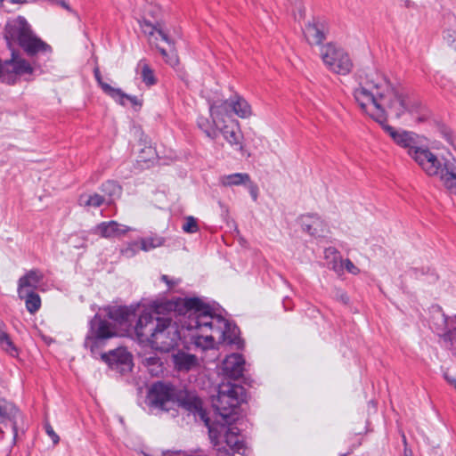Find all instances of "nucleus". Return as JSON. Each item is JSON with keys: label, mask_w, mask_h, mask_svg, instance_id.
<instances>
[{"label": "nucleus", "mask_w": 456, "mask_h": 456, "mask_svg": "<svg viewBox=\"0 0 456 456\" xmlns=\"http://www.w3.org/2000/svg\"><path fill=\"white\" fill-rule=\"evenodd\" d=\"M353 95L360 109L380 124L396 144L408 149V154L428 176L437 173L441 159L428 148L417 146L414 133L397 131L387 124L389 113L399 118L411 110L407 96L386 75L370 72L361 77Z\"/></svg>", "instance_id": "nucleus-1"}, {"label": "nucleus", "mask_w": 456, "mask_h": 456, "mask_svg": "<svg viewBox=\"0 0 456 456\" xmlns=\"http://www.w3.org/2000/svg\"><path fill=\"white\" fill-rule=\"evenodd\" d=\"M184 321L183 326L188 330H194V343L203 348L212 347L214 334L228 344L239 346V328L232 325L226 319L216 314L213 307L200 297H186L183 301Z\"/></svg>", "instance_id": "nucleus-2"}, {"label": "nucleus", "mask_w": 456, "mask_h": 456, "mask_svg": "<svg viewBox=\"0 0 456 456\" xmlns=\"http://www.w3.org/2000/svg\"><path fill=\"white\" fill-rule=\"evenodd\" d=\"M175 304L167 302L154 305V311L143 312L138 318L134 326V332L141 342H148L151 347L161 352H169L178 345L180 333L178 327L170 317H159L161 310H177L182 314L183 323L184 321L183 301ZM183 328H184L182 325Z\"/></svg>", "instance_id": "nucleus-3"}, {"label": "nucleus", "mask_w": 456, "mask_h": 456, "mask_svg": "<svg viewBox=\"0 0 456 456\" xmlns=\"http://www.w3.org/2000/svg\"><path fill=\"white\" fill-rule=\"evenodd\" d=\"M4 37L9 47L17 44L28 56L51 53L52 46L38 37L22 16L9 20L4 29Z\"/></svg>", "instance_id": "nucleus-4"}, {"label": "nucleus", "mask_w": 456, "mask_h": 456, "mask_svg": "<svg viewBox=\"0 0 456 456\" xmlns=\"http://www.w3.org/2000/svg\"><path fill=\"white\" fill-rule=\"evenodd\" d=\"M246 400L245 388L237 384L223 385L214 403L217 412L225 419L237 413L240 405Z\"/></svg>", "instance_id": "nucleus-5"}, {"label": "nucleus", "mask_w": 456, "mask_h": 456, "mask_svg": "<svg viewBox=\"0 0 456 456\" xmlns=\"http://www.w3.org/2000/svg\"><path fill=\"white\" fill-rule=\"evenodd\" d=\"M116 335V328L112 322L96 314L89 322V330L84 346L95 355L105 346V341Z\"/></svg>", "instance_id": "nucleus-6"}, {"label": "nucleus", "mask_w": 456, "mask_h": 456, "mask_svg": "<svg viewBox=\"0 0 456 456\" xmlns=\"http://www.w3.org/2000/svg\"><path fill=\"white\" fill-rule=\"evenodd\" d=\"M21 419L20 411L12 403L0 399V442L7 440L10 446L15 444Z\"/></svg>", "instance_id": "nucleus-7"}, {"label": "nucleus", "mask_w": 456, "mask_h": 456, "mask_svg": "<svg viewBox=\"0 0 456 456\" xmlns=\"http://www.w3.org/2000/svg\"><path fill=\"white\" fill-rule=\"evenodd\" d=\"M321 58L326 68L338 75H347L353 69L349 54L341 47L329 43L321 48Z\"/></svg>", "instance_id": "nucleus-8"}, {"label": "nucleus", "mask_w": 456, "mask_h": 456, "mask_svg": "<svg viewBox=\"0 0 456 456\" xmlns=\"http://www.w3.org/2000/svg\"><path fill=\"white\" fill-rule=\"evenodd\" d=\"M177 392L174 385L158 381L151 385L147 399L151 406L167 411L176 404Z\"/></svg>", "instance_id": "nucleus-9"}, {"label": "nucleus", "mask_w": 456, "mask_h": 456, "mask_svg": "<svg viewBox=\"0 0 456 456\" xmlns=\"http://www.w3.org/2000/svg\"><path fill=\"white\" fill-rule=\"evenodd\" d=\"M33 70L34 69L28 61L12 51L11 59L0 62V80L13 85L18 77L31 75Z\"/></svg>", "instance_id": "nucleus-10"}, {"label": "nucleus", "mask_w": 456, "mask_h": 456, "mask_svg": "<svg viewBox=\"0 0 456 456\" xmlns=\"http://www.w3.org/2000/svg\"><path fill=\"white\" fill-rule=\"evenodd\" d=\"M431 328L444 341L456 342V314L449 317L437 307L432 313Z\"/></svg>", "instance_id": "nucleus-11"}, {"label": "nucleus", "mask_w": 456, "mask_h": 456, "mask_svg": "<svg viewBox=\"0 0 456 456\" xmlns=\"http://www.w3.org/2000/svg\"><path fill=\"white\" fill-rule=\"evenodd\" d=\"M176 404L200 417L207 425L209 422L207 411L203 409L201 399L194 393L187 390H178Z\"/></svg>", "instance_id": "nucleus-12"}, {"label": "nucleus", "mask_w": 456, "mask_h": 456, "mask_svg": "<svg viewBox=\"0 0 456 456\" xmlns=\"http://www.w3.org/2000/svg\"><path fill=\"white\" fill-rule=\"evenodd\" d=\"M437 166V173L434 176L439 177L445 189L450 193L456 195V166L454 162L441 159Z\"/></svg>", "instance_id": "nucleus-13"}, {"label": "nucleus", "mask_w": 456, "mask_h": 456, "mask_svg": "<svg viewBox=\"0 0 456 456\" xmlns=\"http://www.w3.org/2000/svg\"><path fill=\"white\" fill-rule=\"evenodd\" d=\"M299 222L303 231L311 236L324 237L330 232L329 226L317 214L303 215L299 217Z\"/></svg>", "instance_id": "nucleus-14"}, {"label": "nucleus", "mask_w": 456, "mask_h": 456, "mask_svg": "<svg viewBox=\"0 0 456 456\" xmlns=\"http://www.w3.org/2000/svg\"><path fill=\"white\" fill-rule=\"evenodd\" d=\"M220 126L218 134L221 133L224 140L232 147L234 150L242 151L243 146V134L240 131L238 121L231 120L230 123H223Z\"/></svg>", "instance_id": "nucleus-15"}, {"label": "nucleus", "mask_w": 456, "mask_h": 456, "mask_svg": "<svg viewBox=\"0 0 456 456\" xmlns=\"http://www.w3.org/2000/svg\"><path fill=\"white\" fill-rule=\"evenodd\" d=\"M328 33V25L325 20L309 22L304 30L305 37L311 45H321Z\"/></svg>", "instance_id": "nucleus-16"}, {"label": "nucleus", "mask_w": 456, "mask_h": 456, "mask_svg": "<svg viewBox=\"0 0 456 456\" xmlns=\"http://www.w3.org/2000/svg\"><path fill=\"white\" fill-rule=\"evenodd\" d=\"M132 229L126 225L118 224L116 221L102 222L93 229V233L98 234L102 238L110 239L120 237Z\"/></svg>", "instance_id": "nucleus-17"}, {"label": "nucleus", "mask_w": 456, "mask_h": 456, "mask_svg": "<svg viewBox=\"0 0 456 456\" xmlns=\"http://www.w3.org/2000/svg\"><path fill=\"white\" fill-rule=\"evenodd\" d=\"M245 360L240 354L227 355L223 362L224 374L233 379H240L244 371Z\"/></svg>", "instance_id": "nucleus-18"}, {"label": "nucleus", "mask_w": 456, "mask_h": 456, "mask_svg": "<svg viewBox=\"0 0 456 456\" xmlns=\"http://www.w3.org/2000/svg\"><path fill=\"white\" fill-rule=\"evenodd\" d=\"M140 28L142 31L148 36L149 41L151 44L153 43L154 40H158V37H155L156 34L160 37V39L169 45H173L174 43L171 38L168 37L167 32L163 28L162 25L159 22L151 23L147 20H142L139 21Z\"/></svg>", "instance_id": "nucleus-19"}, {"label": "nucleus", "mask_w": 456, "mask_h": 456, "mask_svg": "<svg viewBox=\"0 0 456 456\" xmlns=\"http://www.w3.org/2000/svg\"><path fill=\"white\" fill-rule=\"evenodd\" d=\"M225 443L231 448L233 453L240 455H248L249 448L243 441L242 436L240 434V429L236 427L229 428L225 433Z\"/></svg>", "instance_id": "nucleus-20"}, {"label": "nucleus", "mask_w": 456, "mask_h": 456, "mask_svg": "<svg viewBox=\"0 0 456 456\" xmlns=\"http://www.w3.org/2000/svg\"><path fill=\"white\" fill-rule=\"evenodd\" d=\"M135 316V308L132 306H111L108 308L109 319L120 325L131 323Z\"/></svg>", "instance_id": "nucleus-21"}, {"label": "nucleus", "mask_w": 456, "mask_h": 456, "mask_svg": "<svg viewBox=\"0 0 456 456\" xmlns=\"http://www.w3.org/2000/svg\"><path fill=\"white\" fill-rule=\"evenodd\" d=\"M44 277V273L39 269H31L18 280L17 290H36Z\"/></svg>", "instance_id": "nucleus-22"}, {"label": "nucleus", "mask_w": 456, "mask_h": 456, "mask_svg": "<svg viewBox=\"0 0 456 456\" xmlns=\"http://www.w3.org/2000/svg\"><path fill=\"white\" fill-rule=\"evenodd\" d=\"M210 118L216 121L226 123V118L232 116V100L216 101L209 105Z\"/></svg>", "instance_id": "nucleus-23"}, {"label": "nucleus", "mask_w": 456, "mask_h": 456, "mask_svg": "<svg viewBox=\"0 0 456 456\" xmlns=\"http://www.w3.org/2000/svg\"><path fill=\"white\" fill-rule=\"evenodd\" d=\"M17 293L19 298L25 302L28 313L35 314L40 309L41 298L35 290H17Z\"/></svg>", "instance_id": "nucleus-24"}, {"label": "nucleus", "mask_w": 456, "mask_h": 456, "mask_svg": "<svg viewBox=\"0 0 456 456\" xmlns=\"http://www.w3.org/2000/svg\"><path fill=\"white\" fill-rule=\"evenodd\" d=\"M220 121L215 118L208 119L206 117L200 116L197 119L198 127L210 139L215 140L218 136V131L221 126Z\"/></svg>", "instance_id": "nucleus-25"}, {"label": "nucleus", "mask_w": 456, "mask_h": 456, "mask_svg": "<svg viewBox=\"0 0 456 456\" xmlns=\"http://www.w3.org/2000/svg\"><path fill=\"white\" fill-rule=\"evenodd\" d=\"M173 362L178 370H190L197 365V357L193 354L179 351L173 355Z\"/></svg>", "instance_id": "nucleus-26"}, {"label": "nucleus", "mask_w": 456, "mask_h": 456, "mask_svg": "<svg viewBox=\"0 0 456 456\" xmlns=\"http://www.w3.org/2000/svg\"><path fill=\"white\" fill-rule=\"evenodd\" d=\"M232 100V110L240 118H248L252 115L249 103L241 96L236 94Z\"/></svg>", "instance_id": "nucleus-27"}, {"label": "nucleus", "mask_w": 456, "mask_h": 456, "mask_svg": "<svg viewBox=\"0 0 456 456\" xmlns=\"http://www.w3.org/2000/svg\"><path fill=\"white\" fill-rule=\"evenodd\" d=\"M247 173H234L220 176L219 182L224 187L245 185L249 182Z\"/></svg>", "instance_id": "nucleus-28"}, {"label": "nucleus", "mask_w": 456, "mask_h": 456, "mask_svg": "<svg viewBox=\"0 0 456 456\" xmlns=\"http://www.w3.org/2000/svg\"><path fill=\"white\" fill-rule=\"evenodd\" d=\"M101 191L106 198L107 204L110 205L116 198L120 196L122 188L118 183L109 180L102 184Z\"/></svg>", "instance_id": "nucleus-29"}, {"label": "nucleus", "mask_w": 456, "mask_h": 456, "mask_svg": "<svg viewBox=\"0 0 456 456\" xmlns=\"http://www.w3.org/2000/svg\"><path fill=\"white\" fill-rule=\"evenodd\" d=\"M104 203L107 204L105 196L100 195L98 193L93 194H82L78 199V204L85 208H100Z\"/></svg>", "instance_id": "nucleus-30"}, {"label": "nucleus", "mask_w": 456, "mask_h": 456, "mask_svg": "<svg viewBox=\"0 0 456 456\" xmlns=\"http://www.w3.org/2000/svg\"><path fill=\"white\" fill-rule=\"evenodd\" d=\"M137 69L141 70V78L147 86H151L157 83V78L154 75V71L150 67L146 60H141L137 64Z\"/></svg>", "instance_id": "nucleus-31"}, {"label": "nucleus", "mask_w": 456, "mask_h": 456, "mask_svg": "<svg viewBox=\"0 0 456 456\" xmlns=\"http://www.w3.org/2000/svg\"><path fill=\"white\" fill-rule=\"evenodd\" d=\"M4 326L3 323H0V347L10 355L15 356L18 354V350Z\"/></svg>", "instance_id": "nucleus-32"}, {"label": "nucleus", "mask_w": 456, "mask_h": 456, "mask_svg": "<svg viewBox=\"0 0 456 456\" xmlns=\"http://www.w3.org/2000/svg\"><path fill=\"white\" fill-rule=\"evenodd\" d=\"M165 240L159 236H150L145 238H141L139 240L140 248L143 251H149L151 249L160 247L164 244Z\"/></svg>", "instance_id": "nucleus-33"}, {"label": "nucleus", "mask_w": 456, "mask_h": 456, "mask_svg": "<svg viewBox=\"0 0 456 456\" xmlns=\"http://www.w3.org/2000/svg\"><path fill=\"white\" fill-rule=\"evenodd\" d=\"M94 77L102 88V90L110 97L118 96L120 94L119 88L112 87L110 85L103 82L99 68L94 69Z\"/></svg>", "instance_id": "nucleus-34"}, {"label": "nucleus", "mask_w": 456, "mask_h": 456, "mask_svg": "<svg viewBox=\"0 0 456 456\" xmlns=\"http://www.w3.org/2000/svg\"><path fill=\"white\" fill-rule=\"evenodd\" d=\"M102 358L106 359L110 364L121 363L126 364L129 362L130 354L124 350L111 351L110 355L102 354Z\"/></svg>", "instance_id": "nucleus-35"}, {"label": "nucleus", "mask_w": 456, "mask_h": 456, "mask_svg": "<svg viewBox=\"0 0 456 456\" xmlns=\"http://www.w3.org/2000/svg\"><path fill=\"white\" fill-rule=\"evenodd\" d=\"M438 132L441 136L456 150V134L445 125L439 126Z\"/></svg>", "instance_id": "nucleus-36"}, {"label": "nucleus", "mask_w": 456, "mask_h": 456, "mask_svg": "<svg viewBox=\"0 0 456 456\" xmlns=\"http://www.w3.org/2000/svg\"><path fill=\"white\" fill-rule=\"evenodd\" d=\"M119 93L120 94L118 96L111 97L119 104L126 105V101H128L133 106H142V102L137 96L126 94L120 88Z\"/></svg>", "instance_id": "nucleus-37"}, {"label": "nucleus", "mask_w": 456, "mask_h": 456, "mask_svg": "<svg viewBox=\"0 0 456 456\" xmlns=\"http://www.w3.org/2000/svg\"><path fill=\"white\" fill-rule=\"evenodd\" d=\"M157 48L167 64H169L172 67H175L179 63L178 57L175 51L171 50L170 52H167L164 48H161L158 45Z\"/></svg>", "instance_id": "nucleus-38"}, {"label": "nucleus", "mask_w": 456, "mask_h": 456, "mask_svg": "<svg viewBox=\"0 0 456 456\" xmlns=\"http://www.w3.org/2000/svg\"><path fill=\"white\" fill-rule=\"evenodd\" d=\"M139 244V241L128 243L120 250V254L126 258L134 256L138 253L139 249H141Z\"/></svg>", "instance_id": "nucleus-39"}, {"label": "nucleus", "mask_w": 456, "mask_h": 456, "mask_svg": "<svg viewBox=\"0 0 456 456\" xmlns=\"http://www.w3.org/2000/svg\"><path fill=\"white\" fill-rule=\"evenodd\" d=\"M165 456H208L201 449H194L189 451L171 452L167 451L163 453Z\"/></svg>", "instance_id": "nucleus-40"}, {"label": "nucleus", "mask_w": 456, "mask_h": 456, "mask_svg": "<svg viewBox=\"0 0 456 456\" xmlns=\"http://www.w3.org/2000/svg\"><path fill=\"white\" fill-rule=\"evenodd\" d=\"M183 231L186 233H195L199 231L197 219L191 216L185 218V223L182 227Z\"/></svg>", "instance_id": "nucleus-41"}, {"label": "nucleus", "mask_w": 456, "mask_h": 456, "mask_svg": "<svg viewBox=\"0 0 456 456\" xmlns=\"http://www.w3.org/2000/svg\"><path fill=\"white\" fill-rule=\"evenodd\" d=\"M144 364L149 368L153 367L152 369H150L151 373L153 375L161 370L160 359L157 356L146 357L144 359Z\"/></svg>", "instance_id": "nucleus-42"}, {"label": "nucleus", "mask_w": 456, "mask_h": 456, "mask_svg": "<svg viewBox=\"0 0 456 456\" xmlns=\"http://www.w3.org/2000/svg\"><path fill=\"white\" fill-rule=\"evenodd\" d=\"M245 186L248 188V192L254 201H256L258 198V186L251 181L249 178V182L245 184Z\"/></svg>", "instance_id": "nucleus-43"}, {"label": "nucleus", "mask_w": 456, "mask_h": 456, "mask_svg": "<svg viewBox=\"0 0 456 456\" xmlns=\"http://www.w3.org/2000/svg\"><path fill=\"white\" fill-rule=\"evenodd\" d=\"M45 429L48 436L52 439L53 443L54 444H57L60 441L59 436L54 432L53 427L50 425V423L45 424Z\"/></svg>", "instance_id": "nucleus-44"}, {"label": "nucleus", "mask_w": 456, "mask_h": 456, "mask_svg": "<svg viewBox=\"0 0 456 456\" xmlns=\"http://www.w3.org/2000/svg\"><path fill=\"white\" fill-rule=\"evenodd\" d=\"M343 265L346 270L352 274H358L360 273L359 268L348 258L343 261Z\"/></svg>", "instance_id": "nucleus-45"}, {"label": "nucleus", "mask_w": 456, "mask_h": 456, "mask_svg": "<svg viewBox=\"0 0 456 456\" xmlns=\"http://www.w3.org/2000/svg\"><path fill=\"white\" fill-rule=\"evenodd\" d=\"M160 279L162 281H164L168 286L169 289L174 288L175 286L179 284L181 281L179 279L178 280L170 279L166 274H163Z\"/></svg>", "instance_id": "nucleus-46"}, {"label": "nucleus", "mask_w": 456, "mask_h": 456, "mask_svg": "<svg viewBox=\"0 0 456 456\" xmlns=\"http://www.w3.org/2000/svg\"><path fill=\"white\" fill-rule=\"evenodd\" d=\"M455 37H456V32L452 31V30H448L446 32V36H444V38H446L447 41L451 42V43H453L455 41Z\"/></svg>", "instance_id": "nucleus-47"}, {"label": "nucleus", "mask_w": 456, "mask_h": 456, "mask_svg": "<svg viewBox=\"0 0 456 456\" xmlns=\"http://www.w3.org/2000/svg\"><path fill=\"white\" fill-rule=\"evenodd\" d=\"M444 379H445V380H446L450 385L453 386V387H454V388L456 389V379H455V378H453V377L450 376V375H449V374H447V373H444Z\"/></svg>", "instance_id": "nucleus-48"}, {"label": "nucleus", "mask_w": 456, "mask_h": 456, "mask_svg": "<svg viewBox=\"0 0 456 456\" xmlns=\"http://www.w3.org/2000/svg\"><path fill=\"white\" fill-rule=\"evenodd\" d=\"M282 305H283V307H284L285 311H289V310L292 309V305H291L290 300H289V298L288 297H286L283 299Z\"/></svg>", "instance_id": "nucleus-49"}, {"label": "nucleus", "mask_w": 456, "mask_h": 456, "mask_svg": "<svg viewBox=\"0 0 456 456\" xmlns=\"http://www.w3.org/2000/svg\"><path fill=\"white\" fill-rule=\"evenodd\" d=\"M338 254V250L333 248V247H330L328 248L325 249V255H326V257H328L330 255H337Z\"/></svg>", "instance_id": "nucleus-50"}, {"label": "nucleus", "mask_w": 456, "mask_h": 456, "mask_svg": "<svg viewBox=\"0 0 456 456\" xmlns=\"http://www.w3.org/2000/svg\"><path fill=\"white\" fill-rule=\"evenodd\" d=\"M217 456H233L232 453H231L228 450L226 449H218L217 450Z\"/></svg>", "instance_id": "nucleus-51"}, {"label": "nucleus", "mask_w": 456, "mask_h": 456, "mask_svg": "<svg viewBox=\"0 0 456 456\" xmlns=\"http://www.w3.org/2000/svg\"><path fill=\"white\" fill-rule=\"evenodd\" d=\"M60 4H61V6H62L63 8H65V9H67V10L70 11V7H69V5L65 1H61V2H60Z\"/></svg>", "instance_id": "nucleus-52"}, {"label": "nucleus", "mask_w": 456, "mask_h": 456, "mask_svg": "<svg viewBox=\"0 0 456 456\" xmlns=\"http://www.w3.org/2000/svg\"><path fill=\"white\" fill-rule=\"evenodd\" d=\"M10 3L12 4H26L27 0H10Z\"/></svg>", "instance_id": "nucleus-53"}, {"label": "nucleus", "mask_w": 456, "mask_h": 456, "mask_svg": "<svg viewBox=\"0 0 456 456\" xmlns=\"http://www.w3.org/2000/svg\"><path fill=\"white\" fill-rule=\"evenodd\" d=\"M84 247H85L84 242H83V243H81V244H74V248H84Z\"/></svg>", "instance_id": "nucleus-54"}, {"label": "nucleus", "mask_w": 456, "mask_h": 456, "mask_svg": "<svg viewBox=\"0 0 456 456\" xmlns=\"http://www.w3.org/2000/svg\"><path fill=\"white\" fill-rule=\"evenodd\" d=\"M342 299L346 302L348 300V297L346 296H342Z\"/></svg>", "instance_id": "nucleus-55"}, {"label": "nucleus", "mask_w": 456, "mask_h": 456, "mask_svg": "<svg viewBox=\"0 0 456 456\" xmlns=\"http://www.w3.org/2000/svg\"><path fill=\"white\" fill-rule=\"evenodd\" d=\"M405 456H408V453H407V452H406V451H405Z\"/></svg>", "instance_id": "nucleus-56"}]
</instances>
